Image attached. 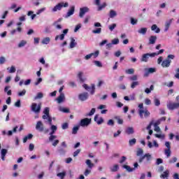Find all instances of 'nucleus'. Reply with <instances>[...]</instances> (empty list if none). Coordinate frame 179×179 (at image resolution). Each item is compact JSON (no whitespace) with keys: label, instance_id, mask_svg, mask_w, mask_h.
I'll return each instance as SVG.
<instances>
[{"label":"nucleus","instance_id":"1","mask_svg":"<svg viewBox=\"0 0 179 179\" xmlns=\"http://www.w3.org/2000/svg\"><path fill=\"white\" fill-rule=\"evenodd\" d=\"M176 58V56L174 55H169L167 56V58L162 61V68H169L170 65H171V59H174Z\"/></svg>","mask_w":179,"mask_h":179},{"label":"nucleus","instance_id":"2","mask_svg":"<svg viewBox=\"0 0 179 179\" xmlns=\"http://www.w3.org/2000/svg\"><path fill=\"white\" fill-rule=\"evenodd\" d=\"M31 110L33 113H35V114H40V111H41V103L37 105L36 103H32Z\"/></svg>","mask_w":179,"mask_h":179},{"label":"nucleus","instance_id":"3","mask_svg":"<svg viewBox=\"0 0 179 179\" xmlns=\"http://www.w3.org/2000/svg\"><path fill=\"white\" fill-rule=\"evenodd\" d=\"M83 87H84V89H85V90L90 92V94H94V92H96V85L94 84H92L91 87H89V85H87V84H84Z\"/></svg>","mask_w":179,"mask_h":179},{"label":"nucleus","instance_id":"4","mask_svg":"<svg viewBox=\"0 0 179 179\" xmlns=\"http://www.w3.org/2000/svg\"><path fill=\"white\" fill-rule=\"evenodd\" d=\"M69 4L68 3H59L57 4L53 8L52 12H57V10H61L62 8H68Z\"/></svg>","mask_w":179,"mask_h":179},{"label":"nucleus","instance_id":"5","mask_svg":"<svg viewBox=\"0 0 179 179\" xmlns=\"http://www.w3.org/2000/svg\"><path fill=\"white\" fill-rule=\"evenodd\" d=\"M138 114L140 115V118L141 119H143V114H144L145 118H148V117H150V112H149V110L146 109L145 110H143V109H140L138 110Z\"/></svg>","mask_w":179,"mask_h":179},{"label":"nucleus","instance_id":"6","mask_svg":"<svg viewBox=\"0 0 179 179\" xmlns=\"http://www.w3.org/2000/svg\"><path fill=\"white\" fill-rule=\"evenodd\" d=\"M92 124V119H89L87 117H85L80 120V127H87Z\"/></svg>","mask_w":179,"mask_h":179},{"label":"nucleus","instance_id":"7","mask_svg":"<svg viewBox=\"0 0 179 179\" xmlns=\"http://www.w3.org/2000/svg\"><path fill=\"white\" fill-rule=\"evenodd\" d=\"M36 130L38 131L39 132H43L44 131V124L43 122L38 121L36 124Z\"/></svg>","mask_w":179,"mask_h":179},{"label":"nucleus","instance_id":"8","mask_svg":"<svg viewBox=\"0 0 179 179\" xmlns=\"http://www.w3.org/2000/svg\"><path fill=\"white\" fill-rule=\"evenodd\" d=\"M153 53H145L143 55L141 58V62H148V60L149 59V57L151 58L155 57V56H152Z\"/></svg>","mask_w":179,"mask_h":179},{"label":"nucleus","instance_id":"9","mask_svg":"<svg viewBox=\"0 0 179 179\" xmlns=\"http://www.w3.org/2000/svg\"><path fill=\"white\" fill-rule=\"evenodd\" d=\"M78 99L80 101H86L89 99V94L87 92H83L78 95Z\"/></svg>","mask_w":179,"mask_h":179},{"label":"nucleus","instance_id":"10","mask_svg":"<svg viewBox=\"0 0 179 179\" xmlns=\"http://www.w3.org/2000/svg\"><path fill=\"white\" fill-rule=\"evenodd\" d=\"M90 9L87 7H83L80 8V13H79V17H83L87 12H89Z\"/></svg>","mask_w":179,"mask_h":179},{"label":"nucleus","instance_id":"11","mask_svg":"<svg viewBox=\"0 0 179 179\" xmlns=\"http://www.w3.org/2000/svg\"><path fill=\"white\" fill-rule=\"evenodd\" d=\"M167 107L169 110H177V108H179V103H169L167 105Z\"/></svg>","mask_w":179,"mask_h":179},{"label":"nucleus","instance_id":"12","mask_svg":"<svg viewBox=\"0 0 179 179\" xmlns=\"http://www.w3.org/2000/svg\"><path fill=\"white\" fill-rule=\"evenodd\" d=\"M43 113L45 115L42 116L43 120H47L50 117V108L46 107L43 110Z\"/></svg>","mask_w":179,"mask_h":179},{"label":"nucleus","instance_id":"13","mask_svg":"<svg viewBox=\"0 0 179 179\" xmlns=\"http://www.w3.org/2000/svg\"><path fill=\"white\" fill-rule=\"evenodd\" d=\"M94 121H95V122H96V124H98V125H101V124H103V122H104V119H103V117H100L99 119V115H96L94 116Z\"/></svg>","mask_w":179,"mask_h":179},{"label":"nucleus","instance_id":"14","mask_svg":"<svg viewBox=\"0 0 179 179\" xmlns=\"http://www.w3.org/2000/svg\"><path fill=\"white\" fill-rule=\"evenodd\" d=\"M64 99H65V94L64 93H61L59 96L56 99V100L59 104H61V103L64 101Z\"/></svg>","mask_w":179,"mask_h":179},{"label":"nucleus","instance_id":"15","mask_svg":"<svg viewBox=\"0 0 179 179\" xmlns=\"http://www.w3.org/2000/svg\"><path fill=\"white\" fill-rule=\"evenodd\" d=\"M73 13H75V7L74 6H72L70 8V10H69V11L67 12L66 15V17H69V16H72V15H73Z\"/></svg>","mask_w":179,"mask_h":179},{"label":"nucleus","instance_id":"16","mask_svg":"<svg viewBox=\"0 0 179 179\" xmlns=\"http://www.w3.org/2000/svg\"><path fill=\"white\" fill-rule=\"evenodd\" d=\"M156 40H157V36H151L149 38V44H155Z\"/></svg>","mask_w":179,"mask_h":179},{"label":"nucleus","instance_id":"17","mask_svg":"<svg viewBox=\"0 0 179 179\" xmlns=\"http://www.w3.org/2000/svg\"><path fill=\"white\" fill-rule=\"evenodd\" d=\"M154 72H156V69L155 68H149L147 69V72L144 74V76H148L149 73H154Z\"/></svg>","mask_w":179,"mask_h":179},{"label":"nucleus","instance_id":"18","mask_svg":"<svg viewBox=\"0 0 179 179\" xmlns=\"http://www.w3.org/2000/svg\"><path fill=\"white\" fill-rule=\"evenodd\" d=\"M172 22H173V19H171L166 22L164 31H167L169 30Z\"/></svg>","mask_w":179,"mask_h":179},{"label":"nucleus","instance_id":"19","mask_svg":"<svg viewBox=\"0 0 179 179\" xmlns=\"http://www.w3.org/2000/svg\"><path fill=\"white\" fill-rule=\"evenodd\" d=\"M83 72H78V78L81 83H83L85 82V78H83Z\"/></svg>","mask_w":179,"mask_h":179},{"label":"nucleus","instance_id":"20","mask_svg":"<svg viewBox=\"0 0 179 179\" xmlns=\"http://www.w3.org/2000/svg\"><path fill=\"white\" fill-rule=\"evenodd\" d=\"M9 89H10V86H6L4 88V92L8 94V96H12V90Z\"/></svg>","mask_w":179,"mask_h":179},{"label":"nucleus","instance_id":"21","mask_svg":"<svg viewBox=\"0 0 179 179\" xmlns=\"http://www.w3.org/2000/svg\"><path fill=\"white\" fill-rule=\"evenodd\" d=\"M151 30L152 31H155V33H160V28H158L157 24H152L151 27Z\"/></svg>","mask_w":179,"mask_h":179},{"label":"nucleus","instance_id":"22","mask_svg":"<svg viewBox=\"0 0 179 179\" xmlns=\"http://www.w3.org/2000/svg\"><path fill=\"white\" fill-rule=\"evenodd\" d=\"M6 153H8V150L5 148L1 150V160L5 161V157L6 156Z\"/></svg>","mask_w":179,"mask_h":179},{"label":"nucleus","instance_id":"23","mask_svg":"<svg viewBox=\"0 0 179 179\" xmlns=\"http://www.w3.org/2000/svg\"><path fill=\"white\" fill-rule=\"evenodd\" d=\"M85 163L89 169H93V167H94V164L92 163V161L90 159H87Z\"/></svg>","mask_w":179,"mask_h":179},{"label":"nucleus","instance_id":"24","mask_svg":"<svg viewBox=\"0 0 179 179\" xmlns=\"http://www.w3.org/2000/svg\"><path fill=\"white\" fill-rule=\"evenodd\" d=\"M33 138V134H29L27 136H26L24 138H23V143H26V142H27L28 139H32Z\"/></svg>","mask_w":179,"mask_h":179},{"label":"nucleus","instance_id":"25","mask_svg":"<svg viewBox=\"0 0 179 179\" xmlns=\"http://www.w3.org/2000/svg\"><path fill=\"white\" fill-rule=\"evenodd\" d=\"M134 132H135L134 131V127H128L126 129V134H127V135H132V134H134Z\"/></svg>","mask_w":179,"mask_h":179},{"label":"nucleus","instance_id":"26","mask_svg":"<svg viewBox=\"0 0 179 179\" xmlns=\"http://www.w3.org/2000/svg\"><path fill=\"white\" fill-rule=\"evenodd\" d=\"M118 169H120V166H118V164H115L113 167L110 168V171L112 173H115L118 171Z\"/></svg>","mask_w":179,"mask_h":179},{"label":"nucleus","instance_id":"27","mask_svg":"<svg viewBox=\"0 0 179 179\" xmlns=\"http://www.w3.org/2000/svg\"><path fill=\"white\" fill-rule=\"evenodd\" d=\"M123 169H126V170L129 171V173H131L135 170V168H131V166L128 165H123Z\"/></svg>","mask_w":179,"mask_h":179},{"label":"nucleus","instance_id":"28","mask_svg":"<svg viewBox=\"0 0 179 179\" xmlns=\"http://www.w3.org/2000/svg\"><path fill=\"white\" fill-rule=\"evenodd\" d=\"M148 31V28H141L138 31V33H139L140 34H146V32Z\"/></svg>","mask_w":179,"mask_h":179},{"label":"nucleus","instance_id":"29","mask_svg":"<svg viewBox=\"0 0 179 179\" xmlns=\"http://www.w3.org/2000/svg\"><path fill=\"white\" fill-rule=\"evenodd\" d=\"M117 16V13L114 10H110L109 13V17L110 19H113V17H115Z\"/></svg>","mask_w":179,"mask_h":179},{"label":"nucleus","instance_id":"30","mask_svg":"<svg viewBox=\"0 0 179 179\" xmlns=\"http://www.w3.org/2000/svg\"><path fill=\"white\" fill-rule=\"evenodd\" d=\"M169 171H165L163 174L160 176L161 178H169Z\"/></svg>","mask_w":179,"mask_h":179},{"label":"nucleus","instance_id":"31","mask_svg":"<svg viewBox=\"0 0 179 179\" xmlns=\"http://www.w3.org/2000/svg\"><path fill=\"white\" fill-rule=\"evenodd\" d=\"M155 89V86H153V85H150V88H146L145 90V93H147V94H149V93H150L152 92V90H153Z\"/></svg>","mask_w":179,"mask_h":179},{"label":"nucleus","instance_id":"32","mask_svg":"<svg viewBox=\"0 0 179 179\" xmlns=\"http://www.w3.org/2000/svg\"><path fill=\"white\" fill-rule=\"evenodd\" d=\"M65 176H66V172H62L57 174V176L61 179L65 178Z\"/></svg>","mask_w":179,"mask_h":179},{"label":"nucleus","instance_id":"33","mask_svg":"<svg viewBox=\"0 0 179 179\" xmlns=\"http://www.w3.org/2000/svg\"><path fill=\"white\" fill-rule=\"evenodd\" d=\"M96 113V108H93L89 113L86 114V117H92Z\"/></svg>","mask_w":179,"mask_h":179},{"label":"nucleus","instance_id":"34","mask_svg":"<svg viewBox=\"0 0 179 179\" xmlns=\"http://www.w3.org/2000/svg\"><path fill=\"white\" fill-rule=\"evenodd\" d=\"M25 44H27V41L22 40L18 44L19 48H22V47H24Z\"/></svg>","mask_w":179,"mask_h":179},{"label":"nucleus","instance_id":"35","mask_svg":"<svg viewBox=\"0 0 179 179\" xmlns=\"http://www.w3.org/2000/svg\"><path fill=\"white\" fill-rule=\"evenodd\" d=\"M163 52H164V49H161L157 52H152V56L156 57L157 55H160V54H163Z\"/></svg>","mask_w":179,"mask_h":179},{"label":"nucleus","instance_id":"36","mask_svg":"<svg viewBox=\"0 0 179 179\" xmlns=\"http://www.w3.org/2000/svg\"><path fill=\"white\" fill-rule=\"evenodd\" d=\"M164 154L167 157H170V156H171V149H166L164 150Z\"/></svg>","mask_w":179,"mask_h":179},{"label":"nucleus","instance_id":"37","mask_svg":"<svg viewBox=\"0 0 179 179\" xmlns=\"http://www.w3.org/2000/svg\"><path fill=\"white\" fill-rule=\"evenodd\" d=\"M125 73H127V75H133V73H135V70H134V69H129L125 71Z\"/></svg>","mask_w":179,"mask_h":179},{"label":"nucleus","instance_id":"38","mask_svg":"<svg viewBox=\"0 0 179 179\" xmlns=\"http://www.w3.org/2000/svg\"><path fill=\"white\" fill-rule=\"evenodd\" d=\"M50 41V39L49 37L44 38L42 40V44H49Z\"/></svg>","mask_w":179,"mask_h":179},{"label":"nucleus","instance_id":"39","mask_svg":"<svg viewBox=\"0 0 179 179\" xmlns=\"http://www.w3.org/2000/svg\"><path fill=\"white\" fill-rule=\"evenodd\" d=\"M106 6H107V3H103L101 5L99 4L97 10L100 11V10H103V9H104V8H106Z\"/></svg>","mask_w":179,"mask_h":179},{"label":"nucleus","instance_id":"40","mask_svg":"<svg viewBox=\"0 0 179 179\" xmlns=\"http://www.w3.org/2000/svg\"><path fill=\"white\" fill-rule=\"evenodd\" d=\"M136 143V138H132L129 141V146H134Z\"/></svg>","mask_w":179,"mask_h":179},{"label":"nucleus","instance_id":"41","mask_svg":"<svg viewBox=\"0 0 179 179\" xmlns=\"http://www.w3.org/2000/svg\"><path fill=\"white\" fill-rule=\"evenodd\" d=\"M143 155V150L142 148H138L136 151V156H142Z\"/></svg>","mask_w":179,"mask_h":179},{"label":"nucleus","instance_id":"42","mask_svg":"<svg viewBox=\"0 0 179 179\" xmlns=\"http://www.w3.org/2000/svg\"><path fill=\"white\" fill-rule=\"evenodd\" d=\"M94 34H100L101 33V28H96V29L92 30Z\"/></svg>","mask_w":179,"mask_h":179},{"label":"nucleus","instance_id":"43","mask_svg":"<svg viewBox=\"0 0 179 179\" xmlns=\"http://www.w3.org/2000/svg\"><path fill=\"white\" fill-rule=\"evenodd\" d=\"M34 12L33 11H29L27 13V16H31V19L33 20H34V17H36V14H33Z\"/></svg>","mask_w":179,"mask_h":179},{"label":"nucleus","instance_id":"44","mask_svg":"<svg viewBox=\"0 0 179 179\" xmlns=\"http://www.w3.org/2000/svg\"><path fill=\"white\" fill-rule=\"evenodd\" d=\"M78 131H79V127H74L72 130L73 135H76V134H78Z\"/></svg>","mask_w":179,"mask_h":179},{"label":"nucleus","instance_id":"45","mask_svg":"<svg viewBox=\"0 0 179 179\" xmlns=\"http://www.w3.org/2000/svg\"><path fill=\"white\" fill-rule=\"evenodd\" d=\"M59 38V40H64L65 38V35L64 34H62L60 36L57 35L55 37V41H57Z\"/></svg>","mask_w":179,"mask_h":179},{"label":"nucleus","instance_id":"46","mask_svg":"<svg viewBox=\"0 0 179 179\" xmlns=\"http://www.w3.org/2000/svg\"><path fill=\"white\" fill-rule=\"evenodd\" d=\"M115 118V120H117V124H119L120 125H122V124H124V120L120 118V117L117 116Z\"/></svg>","mask_w":179,"mask_h":179},{"label":"nucleus","instance_id":"47","mask_svg":"<svg viewBox=\"0 0 179 179\" xmlns=\"http://www.w3.org/2000/svg\"><path fill=\"white\" fill-rule=\"evenodd\" d=\"M116 27H117V24H112L108 26V29L109 30H110V31H113L114 29H115Z\"/></svg>","mask_w":179,"mask_h":179},{"label":"nucleus","instance_id":"48","mask_svg":"<svg viewBox=\"0 0 179 179\" xmlns=\"http://www.w3.org/2000/svg\"><path fill=\"white\" fill-rule=\"evenodd\" d=\"M146 157L147 162H150V160L152 159V155L150 154L147 153L144 155V159Z\"/></svg>","mask_w":179,"mask_h":179},{"label":"nucleus","instance_id":"49","mask_svg":"<svg viewBox=\"0 0 179 179\" xmlns=\"http://www.w3.org/2000/svg\"><path fill=\"white\" fill-rule=\"evenodd\" d=\"M138 85H139V82H138V81L133 82L131 85V89H135V87H136V86H138Z\"/></svg>","mask_w":179,"mask_h":179},{"label":"nucleus","instance_id":"50","mask_svg":"<svg viewBox=\"0 0 179 179\" xmlns=\"http://www.w3.org/2000/svg\"><path fill=\"white\" fill-rule=\"evenodd\" d=\"M120 43V39L118 38H114L113 40H112V44L113 45H116L117 44Z\"/></svg>","mask_w":179,"mask_h":179},{"label":"nucleus","instance_id":"51","mask_svg":"<svg viewBox=\"0 0 179 179\" xmlns=\"http://www.w3.org/2000/svg\"><path fill=\"white\" fill-rule=\"evenodd\" d=\"M75 45H76V43L75 42V39H72L70 43V48H74Z\"/></svg>","mask_w":179,"mask_h":179},{"label":"nucleus","instance_id":"52","mask_svg":"<svg viewBox=\"0 0 179 179\" xmlns=\"http://www.w3.org/2000/svg\"><path fill=\"white\" fill-rule=\"evenodd\" d=\"M6 62V59L4 57H0V65H3Z\"/></svg>","mask_w":179,"mask_h":179},{"label":"nucleus","instance_id":"53","mask_svg":"<svg viewBox=\"0 0 179 179\" xmlns=\"http://www.w3.org/2000/svg\"><path fill=\"white\" fill-rule=\"evenodd\" d=\"M43 93L39 92L37 94V95L35 96V100H37V99H43Z\"/></svg>","mask_w":179,"mask_h":179},{"label":"nucleus","instance_id":"54","mask_svg":"<svg viewBox=\"0 0 179 179\" xmlns=\"http://www.w3.org/2000/svg\"><path fill=\"white\" fill-rule=\"evenodd\" d=\"M26 94V90H23L21 92H18V96L22 97V96H24Z\"/></svg>","mask_w":179,"mask_h":179},{"label":"nucleus","instance_id":"55","mask_svg":"<svg viewBox=\"0 0 179 179\" xmlns=\"http://www.w3.org/2000/svg\"><path fill=\"white\" fill-rule=\"evenodd\" d=\"M155 105L157 106H160V100H159L157 98H155L154 100Z\"/></svg>","mask_w":179,"mask_h":179},{"label":"nucleus","instance_id":"56","mask_svg":"<svg viewBox=\"0 0 179 179\" xmlns=\"http://www.w3.org/2000/svg\"><path fill=\"white\" fill-rule=\"evenodd\" d=\"M69 124L67 122H65L62 124V129H68Z\"/></svg>","mask_w":179,"mask_h":179},{"label":"nucleus","instance_id":"57","mask_svg":"<svg viewBox=\"0 0 179 179\" xmlns=\"http://www.w3.org/2000/svg\"><path fill=\"white\" fill-rule=\"evenodd\" d=\"M94 63L95 64L96 66H99V68H101V66H103V64H101V62L99 61H94Z\"/></svg>","mask_w":179,"mask_h":179},{"label":"nucleus","instance_id":"58","mask_svg":"<svg viewBox=\"0 0 179 179\" xmlns=\"http://www.w3.org/2000/svg\"><path fill=\"white\" fill-rule=\"evenodd\" d=\"M121 135V130H117L116 133L113 134V138H117V136H120Z\"/></svg>","mask_w":179,"mask_h":179},{"label":"nucleus","instance_id":"59","mask_svg":"<svg viewBox=\"0 0 179 179\" xmlns=\"http://www.w3.org/2000/svg\"><path fill=\"white\" fill-rule=\"evenodd\" d=\"M79 153H80V149L76 150L73 154V157H76Z\"/></svg>","mask_w":179,"mask_h":179},{"label":"nucleus","instance_id":"60","mask_svg":"<svg viewBox=\"0 0 179 179\" xmlns=\"http://www.w3.org/2000/svg\"><path fill=\"white\" fill-rule=\"evenodd\" d=\"M177 162V157H173L172 159L169 161V164H173Z\"/></svg>","mask_w":179,"mask_h":179},{"label":"nucleus","instance_id":"61","mask_svg":"<svg viewBox=\"0 0 179 179\" xmlns=\"http://www.w3.org/2000/svg\"><path fill=\"white\" fill-rule=\"evenodd\" d=\"M60 111H62V113H69V109H68L66 108H60Z\"/></svg>","mask_w":179,"mask_h":179},{"label":"nucleus","instance_id":"62","mask_svg":"<svg viewBox=\"0 0 179 179\" xmlns=\"http://www.w3.org/2000/svg\"><path fill=\"white\" fill-rule=\"evenodd\" d=\"M107 124L109 125V126H111L113 127L114 125V120H109L107 122Z\"/></svg>","mask_w":179,"mask_h":179},{"label":"nucleus","instance_id":"63","mask_svg":"<svg viewBox=\"0 0 179 179\" xmlns=\"http://www.w3.org/2000/svg\"><path fill=\"white\" fill-rule=\"evenodd\" d=\"M162 163H163L162 159L161 158L157 159L156 164H157V166H159V164H162Z\"/></svg>","mask_w":179,"mask_h":179},{"label":"nucleus","instance_id":"64","mask_svg":"<svg viewBox=\"0 0 179 179\" xmlns=\"http://www.w3.org/2000/svg\"><path fill=\"white\" fill-rule=\"evenodd\" d=\"M131 24L135 25L138 23V20L131 18Z\"/></svg>","mask_w":179,"mask_h":179}]
</instances>
